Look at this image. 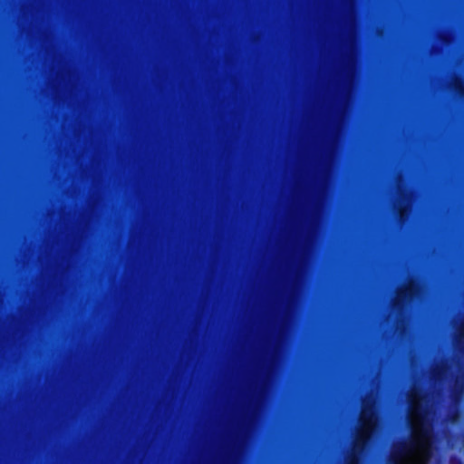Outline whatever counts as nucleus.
Here are the masks:
<instances>
[{
    "label": "nucleus",
    "mask_w": 464,
    "mask_h": 464,
    "mask_svg": "<svg viewBox=\"0 0 464 464\" xmlns=\"http://www.w3.org/2000/svg\"><path fill=\"white\" fill-rule=\"evenodd\" d=\"M430 430L426 427H422L415 437L400 442L393 448L392 452L393 463L397 464L400 459L408 456L416 449L425 450L430 448Z\"/></svg>",
    "instance_id": "nucleus-1"
},
{
    "label": "nucleus",
    "mask_w": 464,
    "mask_h": 464,
    "mask_svg": "<svg viewBox=\"0 0 464 464\" xmlns=\"http://www.w3.org/2000/svg\"><path fill=\"white\" fill-rule=\"evenodd\" d=\"M373 415V411L372 408L368 409L366 406H363L362 408V417H361V421H362V425H365L371 419H372V416Z\"/></svg>",
    "instance_id": "nucleus-2"
},
{
    "label": "nucleus",
    "mask_w": 464,
    "mask_h": 464,
    "mask_svg": "<svg viewBox=\"0 0 464 464\" xmlns=\"http://www.w3.org/2000/svg\"><path fill=\"white\" fill-rule=\"evenodd\" d=\"M415 290L416 289L413 286V285L409 284L408 285H406L403 289H401L399 292V296H401L403 298H405L407 296H411L413 295V293L415 292Z\"/></svg>",
    "instance_id": "nucleus-3"
},
{
    "label": "nucleus",
    "mask_w": 464,
    "mask_h": 464,
    "mask_svg": "<svg viewBox=\"0 0 464 464\" xmlns=\"http://www.w3.org/2000/svg\"><path fill=\"white\" fill-rule=\"evenodd\" d=\"M361 443H362V445H363L364 440L362 439V434H359L355 440L354 449L356 447H359Z\"/></svg>",
    "instance_id": "nucleus-4"
},
{
    "label": "nucleus",
    "mask_w": 464,
    "mask_h": 464,
    "mask_svg": "<svg viewBox=\"0 0 464 464\" xmlns=\"http://www.w3.org/2000/svg\"><path fill=\"white\" fill-rule=\"evenodd\" d=\"M347 464H358L357 463V459H355V457L353 455H352L349 458Z\"/></svg>",
    "instance_id": "nucleus-5"
},
{
    "label": "nucleus",
    "mask_w": 464,
    "mask_h": 464,
    "mask_svg": "<svg viewBox=\"0 0 464 464\" xmlns=\"http://www.w3.org/2000/svg\"><path fill=\"white\" fill-rule=\"evenodd\" d=\"M460 335L464 337V324H463V328H462V332H461Z\"/></svg>",
    "instance_id": "nucleus-6"
}]
</instances>
